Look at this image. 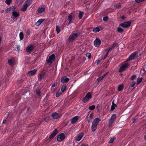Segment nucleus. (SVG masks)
Here are the masks:
<instances>
[{"instance_id": "obj_1", "label": "nucleus", "mask_w": 146, "mask_h": 146, "mask_svg": "<svg viewBox=\"0 0 146 146\" xmlns=\"http://www.w3.org/2000/svg\"><path fill=\"white\" fill-rule=\"evenodd\" d=\"M101 120L100 119L97 117L93 121L91 126V129L92 131H95L96 130L97 128V125Z\"/></svg>"}, {"instance_id": "obj_2", "label": "nucleus", "mask_w": 146, "mask_h": 146, "mask_svg": "<svg viewBox=\"0 0 146 146\" xmlns=\"http://www.w3.org/2000/svg\"><path fill=\"white\" fill-rule=\"evenodd\" d=\"M80 35L79 33H75L73 32L68 39V40L70 42H73Z\"/></svg>"}, {"instance_id": "obj_3", "label": "nucleus", "mask_w": 146, "mask_h": 146, "mask_svg": "<svg viewBox=\"0 0 146 146\" xmlns=\"http://www.w3.org/2000/svg\"><path fill=\"white\" fill-rule=\"evenodd\" d=\"M31 0H27L24 3V5L21 9V11H25L27 7L31 4Z\"/></svg>"}, {"instance_id": "obj_4", "label": "nucleus", "mask_w": 146, "mask_h": 146, "mask_svg": "<svg viewBox=\"0 0 146 146\" xmlns=\"http://www.w3.org/2000/svg\"><path fill=\"white\" fill-rule=\"evenodd\" d=\"M116 115L115 114H113L109 120L108 123L109 127L111 128L113 126V123L116 119Z\"/></svg>"}, {"instance_id": "obj_5", "label": "nucleus", "mask_w": 146, "mask_h": 146, "mask_svg": "<svg viewBox=\"0 0 146 146\" xmlns=\"http://www.w3.org/2000/svg\"><path fill=\"white\" fill-rule=\"evenodd\" d=\"M92 97V96L90 92L88 93L82 100L84 103L87 102Z\"/></svg>"}, {"instance_id": "obj_6", "label": "nucleus", "mask_w": 146, "mask_h": 146, "mask_svg": "<svg viewBox=\"0 0 146 146\" xmlns=\"http://www.w3.org/2000/svg\"><path fill=\"white\" fill-rule=\"evenodd\" d=\"M130 64V63L126 61L119 68V72H122Z\"/></svg>"}, {"instance_id": "obj_7", "label": "nucleus", "mask_w": 146, "mask_h": 146, "mask_svg": "<svg viewBox=\"0 0 146 146\" xmlns=\"http://www.w3.org/2000/svg\"><path fill=\"white\" fill-rule=\"evenodd\" d=\"M131 24V22L128 21L120 24V25L123 28H126L129 27L130 25Z\"/></svg>"}, {"instance_id": "obj_8", "label": "nucleus", "mask_w": 146, "mask_h": 146, "mask_svg": "<svg viewBox=\"0 0 146 146\" xmlns=\"http://www.w3.org/2000/svg\"><path fill=\"white\" fill-rule=\"evenodd\" d=\"M65 137V135L64 133H62L58 135L57 137V140L58 141H61L64 139Z\"/></svg>"}, {"instance_id": "obj_9", "label": "nucleus", "mask_w": 146, "mask_h": 146, "mask_svg": "<svg viewBox=\"0 0 146 146\" xmlns=\"http://www.w3.org/2000/svg\"><path fill=\"white\" fill-rule=\"evenodd\" d=\"M20 15L19 13L17 11H13L12 12V16L13 17L12 18L14 20H16L17 19V17Z\"/></svg>"}, {"instance_id": "obj_10", "label": "nucleus", "mask_w": 146, "mask_h": 146, "mask_svg": "<svg viewBox=\"0 0 146 146\" xmlns=\"http://www.w3.org/2000/svg\"><path fill=\"white\" fill-rule=\"evenodd\" d=\"M61 115L56 112L53 113L51 115L52 118L54 119H57L61 117Z\"/></svg>"}, {"instance_id": "obj_11", "label": "nucleus", "mask_w": 146, "mask_h": 146, "mask_svg": "<svg viewBox=\"0 0 146 146\" xmlns=\"http://www.w3.org/2000/svg\"><path fill=\"white\" fill-rule=\"evenodd\" d=\"M101 43V40L98 38H97L94 41V43L95 46L96 47H99Z\"/></svg>"}, {"instance_id": "obj_12", "label": "nucleus", "mask_w": 146, "mask_h": 146, "mask_svg": "<svg viewBox=\"0 0 146 146\" xmlns=\"http://www.w3.org/2000/svg\"><path fill=\"white\" fill-rule=\"evenodd\" d=\"M80 116H77L72 118L70 120L71 123L73 124L75 123L80 118Z\"/></svg>"}, {"instance_id": "obj_13", "label": "nucleus", "mask_w": 146, "mask_h": 146, "mask_svg": "<svg viewBox=\"0 0 146 146\" xmlns=\"http://www.w3.org/2000/svg\"><path fill=\"white\" fill-rule=\"evenodd\" d=\"M34 46L32 45L28 46L26 49V51L28 53H31L32 50H33Z\"/></svg>"}, {"instance_id": "obj_14", "label": "nucleus", "mask_w": 146, "mask_h": 146, "mask_svg": "<svg viewBox=\"0 0 146 146\" xmlns=\"http://www.w3.org/2000/svg\"><path fill=\"white\" fill-rule=\"evenodd\" d=\"M61 82L62 83L64 84L67 82L69 81V78L66 76H63L61 78Z\"/></svg>"}, {"instance_id": "obj_15", "label": "nucleus", "mask_w": 146, "mask_h": 146, "mask_svg": "<svg viewBox=\"0 0 146 146\" xmlns=\"http://www.w3.org/2000/svg\"><path fill=\"white\" fill-rule=\"evenodd\" d=\"M136 55V53H133L131 54L129 57L127 58L126 60L127 62L128 61L133 59L135 58Z\"/></svg>"}, {"instance_id": "obj_16", "label": "nucleus", "mask_w": 146, "mask_h": 146, "mask_svg": "<svg viewBox=\"0 0 146 146\" xmlns=\"http://www.w3.org/2000/svg\"><path fill=\"white\" fill-rule=\"evenodd\" d=\"M37 71L36 69H34L29 72L27 73V75L29 76H31L35 74Z\"/></svg>"}, {"instance_id": "obj_17", "label": "nucleus", "mask_w": 146, "mask_h": 146, "mask_svg": "<svg viewBox=\"0 0 146 146\" xmlns=\"http://www.w3.org/2000/svg\"><path fill=\"white\" fill-rule=\"evenodd\" d=\"M84 133H81L78 135L76 137V139L77 141H79L83 137Z\"/></svg>"}, {"instance_id": "obj_18", "label": "nucleus", "mask_w": 146, "mask_h": 146, "mask_svg": "<svg viewBox=\"0 0 146 146\" xmlns=\"http://www.w3.org/2000/svg\"><path fill=\"white\" fill-rule=\"evenodd\" d=\"M58 130L56 129H55L54 130L53 133L51 134L49 137L50 139L53 138L58 133Z\"/></svg>"}, {"instance_id": "obj_19", "label": "nucleus", "mask_w": 146, "mask_h": 146, "mask_svg": "<svg viewBox=\"0 0 146 146\" xmlns=\"http://www.w3.org/2000/svg\"><path fill=\"white\" fill-rule=\"evenodd\" d=\"M44 20V19H41L38 20V21L35 23V25L37 26L39 25L42 23Z\"/></svg>"}, {"instance_id": "obj_20", "label": "nucleus", "mask_w": 146, "mask_h": 146, "mask_svg": "<svg viewBox=\"0 0 146 146\" xmlns=\"http://www.w3.org/2000/svg\"><path fill=\"white\" fill-rule=\"evenodd\" d=\"M57 84L56 83H53L52 86V90L54 92L56 89Z\"/></svg>"}, {"instance_id": "obj_21", "label": "nucleus", "mask_w": 146, "mask_h": 146, "mask_svg": "<svg viewBox=\"0 0 146 146\" xmlns=\"http://www.w3.org/2000/svg\"><path fill=\"white\" fill-rule=\"evenodd\" d=\"M107 74L108 73L107 72L104 74L102 76L98 78L97 79V81H98V82H99L101 80H102L107 75Z\"/></svg>"}, {"instance_id": "obj_22", "label": "nucleus", "mask_w": 146, "mask_h": 146, "mask_svg": "<svg viewBox=\"0 0 146 146\" xmlns=\"http://www.w3.org/2000/svg\"><path fill=\"white\" fill-rule=\"evenodd\" d=\"M8 62L10 65H13L14 63V61L11 58L8 59Z\"/></svg>"}, {"instance_id": "obj_23", "label": "nucleus", "mask_w": 146, "mask_h": 146, "mask_svg": "<svg viewBox=\"0 0 146 146\" xmlns=\"http://www.w3.org/2000/svg\"><path fill=\"white\" fill-rule=\"evenodd\" d=\"M45 10V9L44 7H40L38 9V12L40 13H41L43 12Z\"/></svg>"}, {"instance_id": "obj_24", "label": "nucleus", "mask_w": 146, "mask_h": 146, "mask_svg": "<svg viewBox=\"0 0 146 146\" xmlns=\"http://www.w3.org/2000/svg\"><path fill=\"white\" fill-rule=\"evenodd\" d=\"M100 30V29L99 27H96L93 29V31L94 32L97 33Z\"/></svg>"}, {"instance_id": "obj_25", "label": "nucleus", "mask_w": 146, "mask_h": 146, "mask_svg": "<svg viewBox=\"0 0 146 146\" xmlns=\"http://www.w3.org/2000/svg\"><path fill=\"white\" fill-rule=\"evenodd\" d=\"M142 80V78H138L137 80V84H139L140 83Z\"/></svg>"}, {"instance_id": "obj_26", "label": "nucleus", "mask_w": 146, "mask_h": 146, "mask_svg": "<svg viewBox=\"0 0 146 146\" xmlns=\"http://www.w3.org/2000/svg\"><path fill=\"white\" fill-rule=\"evenodd\" d=\"M19 37L20 40H22L24 38V35L23 32H21L19 33Z\"/></svg>"}, {"instance_id": "obj_27", "label": "nucleus", "mask_w": 146, "mask_h": 146, "mask_svg": "<svg viewBox=\"0 0 146 146\" xmlns=\"http://www.w3.org/2000/svg\"><path fill=\"white\" fill-rule=\"evenodd\" d=\"M123 85L121 84L119 85L118 87V90L119 91H121L123 90Z\"/></svg>"}, {"instance_id": "obj_28", "label": "nucleus", "mask_w": 146, "mask_h": 146, "mask_svg": "<svg viewBox=\"0 0 146 146\" xmlns=\"http://www.w3.org/2000/svg\"><path fill=\"white\" fill-rule=\"evenodd\" d=\"M111 48H109L106 50H107V53L104 56V58H102V59H104L108 55V54L109 52L110 51V50L111 49Z\"/></svg>"}, {"instance_id": "obj_29", "label": "nucleus", "mask_w": 146, "mask_h": 146, "mask_svg": "<svg viewBox=\"0 0 146 146\" xmlns=\"http://www.w3.org/2000/svg\"><path fill=\"white\" fill-rule=\"evenodd\" d=\"M62 92L61 91H59L57 92L56 94V97H58L62 94Z\"/></svg>"}, {"instance_id": "obj_30", "label": "nucleus", "mask_w": 146, "mask_h": 146, "mask_svg": "<svg viewBox=\"0 0 146 146\" xmlns=\"http://www.w3.org/2000/svg\"><path fill=\"white\" fill-rule=\"evenodd\" d=\"M84 13L83 12H80L78 15V17L80 19H81L82 18L84 15Z\"/></svg>"}, {"instance_id": "obj_31", "label": "nucleus", "mask_w": 146, "mask_h": 146, "mask_svg": "<svg viewBox=\"0 0 146 146\" xmlns=\"http://www.w3.org/2000/svg\"><path fill=\"white\" fill-rule=\"evenodd\" d=\"M120 7H121L120 3H117V4H115L114 6V7L115 8H116V9H118V8H120Z\"/></svg>"}, {"instance_id": "obj_32", "label": "nucleus", "mask_w": 146, "mask_h": 146, "mask_svg": "<svg viewBox=\"0 0 146 146\" xmlns=\"http://www.w3.org/2000/svg\"><path fill=\"white\" fill-rule=\"evenodd\" d=\"M68 18L69 21L68 24H69L72 19V15H70L68 17Z\"/></svg>"}, {"instance_id": "obj_33", "label": "nucleus", "mask_w": 146, "mask_h": 146, "mask_svg": "<svg viewBox=\"0 0 146 146\" xmlns=\"http://www.w3.org/2000/svg\"><path fill=\"white\" fill-rule=\"evenodd\" d=\"M52 60L51 59L49 58L47 60V63L49 65H50L52 62Z\"/></svg>"}, {"instance_id": "obj_34", "label": "nucleus", "mask_w": 146, "mask_h": 146, "mask_svg": "<svg viewBox=\"0 0 146 146\" xmlns=\"http://www.w3.org/2000/svg\"><path fill=\"white\" fill-rule=\"evenodd\" d=\"M123 31V29L120 27H118L117 28V31L119 33H121Z\"/></svg>"}, {"instance_id": "obj_35", "label": "nucleus", "mask_w": 146, "mask_h": 146, "mask_svg": "<svg viewBox=\"0 0 146 146\" xmlns=\"http://www.w3.org/2000/svg\"><path fill=\"white\" fill-rule=\"evenodd\" d=\"M117 106L116 104H114L113 105H112L111 106V111L113 110L115 108V107H117Z\"/></svg>"}, {"instance_id": "obj_36", "label": "nucleus", "mask_w": 146, "mask_h": 146, "mask_svg": "<svg viewBox=\"0 0 146 146\" xmlns=\"http://www.w3.org/2000/svg\"><path fill=\"white\" fill-rule=\"evenodd\" d=\"M55 57V55L54 54H53L50 56L49 58L52 60H53L54 59Z\"/></svg>"}, {"instance_id": "obj_37", "label": "nucleus", "mask_w": 146, "mask_h": 146, "mask_svg": "<svg viewBox=\"0 0 146 146\" xmlns=\"http://www.w3.org/2000/svg\"><path fill=\"white\" fill-rule=\"evenodd\" d=\"M95 108V106L94 105H92L89 107L88 109L90 110H94Z\"/></svg>"}, {"instance_id": "obj_38", "label": "nucleus", "mask_w": 146, "mask_h": 146, "mask_svg": "<svg viewBox=\"0 0 146 146\" xmlns=\"http://www.w3.org/2000/svg\"><path fill=\"white\" fill-rule=\"evenodd\" d=\"M12 0H6L5 1V3L7 5H9Z\"/></svg>"}, {"instance_id": "obj_39", "label": "nucleus", "mask_w": 146, "mask_h": 146, "mask_svg": "<svg viewBox=\"0 0 146 146\" xmlns=\"http://www.w3.org/2000/svg\"><path fill=\"white\" fill-rule=\"evenodd\" d=\"M115 138L114 137L111 138L110 140L108 141L109 143H112L115 140Z\"/></svg>"}, {"instance_id": "obj_40", "label": "nucleus", "mask_w": 146, "mask_h": 146, "mask_svg": "<svg viewBox=\"0 0 146 146\" xmlns=\"http://www.w3.org/2000/svg\"><path fill=\"white\" fill-rule=\"evenodd\" d=\"M86 56L88 59H90L91 57V54L90 53H87L86 54Z\"/></svg>"}, {"instance_id": "obj_41", "label": "nucleus", "mask_w": 146, "mask_h": 146, "mask_svg": "<svg viewBox=\"0 0 146 146\" xmlns=\"http://www.w3.org/2000/svg\"><path fill=\"white\" fill-rule=\"evenodd\" d=\"M56 31L57 32V33L58 34L59 33L60 31V29L59 28V27L58 26L56 27Z\"/></svg>"}, {"instance_id": "obj_42", "label": "nucleus", "mask_w": 146, "mask_h": 146, "mask_svg": "<svg viewBox=\"0 0 146 146\" xmlns=\"http://www.w3.org/2000/svg\"><path fill=\"white\" fill-rule=\"evenodd\" d=\"M117 43H115L114 44H113L111 46L110 48H111V49L113 48L114 47H115L117 45Z\"/></svg>"}, {"instance_id": "obj_43", "label": "nucleus", "mask_w": 146, "mask_h": 146, "mask_svg": "<svg viewBox=\"0 0 146 146\" xmlns=\"http://www.w3.org/2000/svg\"><path fill=\"white\" fill-rule=\"evenodd\" d=\"M66 89V87L65 86H63L61 88V91L62 92H64Z\"/></svg>"}, {"instance_id": "obj_44", "label": "nucleus", "mask_w": 146, "mask_h": 146, "mask_svg": "<svg viewBox=\"0 0 146 146\" xmlns=\"http://www.w3.org/2000/svg\"><path fill=\"white\" fill-rule=\"evenodd\" d=\"M103 20L104 21H106L108 20V17L107 16L104 17L103 18Z\"/></svg>"}, {"instance_id": "obj_45", "label": "nucleus", "mask_w": 146, "mask_h": 146, "mask_svg": "<svg viewBox=\"0 0 146 146\" xmlns=\"http://www.w3.org/2000/svg\"><path fill=\"white\" fill-rule=\"evenodd\" d=\"M44 76V74H40L38 76V78L41 79L43 78Z\"/></svg>"}, {"instance_id": "obj_46", "label": "nucleus", "mask_w": 146, "mask_h": 146, "mask_svg": "<svg viewBox=\"0 0 146 146\" xmlns=\"http://www.w3.org/2000/svg\"><path fill=\"white\" fill-rule=\"evenodd\" d=\"M145 0H135V1L137 3H139Z\"/></svg>"}, {"instance_id": "obj_47", "label": "nucleus", "mask_w": 146, "mask_h": 146, "mask_svg": "<svg viewBox=\"0 0 146 146\" xmlns=\"http://www.w3.org/2000/svg\"><path fill=\"white\" fill-rule=\"evenodd\" d=\"M25 0H18V3H19V4H21Z\"/></svg>"}, {"instance_id": "obj_48", "label": "nucleus", "mask_w": 146, "mask_h": 146, "mask_svg": "<svg viewBox=\"0 0 146 146\" xmlns=\"http://www.w3.org/2000/svg\"><path fill=\"white\" fill-rule=\"evenodd\" d=\"M36 93L38 95H40V90H36Z\"/></svg>"}, {"instance_id": "obj_49", "label": "nucleus", "mask_w": 146, "mask_h": 146, "mask_svg": "<svg viewBox=\"0 0 146 146\" xmlns=\"http://www.w3.org/2000/svg\"><path fill=\"white\" fill-rule=\"evenodd\" d=\"M136 75H133L131 77V79L132 80L136 78Z\"/></svg>"}, {"instance_id": "obj_50", "label": "nucleus", "mask_w": 146, "mask_h": 146, "mask_svg": "<svg viewBox=\"0 0 146 146\" xmlns=\"http://www.w3.org/2000/svg\"><path fill=\"white\" fill-rule=\"evenodd\" d=\"M94 116V114L93 113H91L89 115V118H92Z\"/></svg>"}, {"instance_id": "obj_51", "label": "nucleus", "mask_w": 146, "mask_h": 146, "mask_svg": "<svg viewBox=\"0 0 146 146\" xmlns=\"http://www.w3.org/2000/svg\"><path fill=\"white\" fill-rule=\"evenodd\" d=\"M11 10V8H9L6 9L5 10V11L6 13H8V12L10 11Z\"/></svg>"}, {"instance_id": "obj_52", "label": "nucleus", "mask_w": 146, "mask_h": 146, "mask_svg": "<svg viewBox=\"0 0 146 146\" xmlns=\"http://www.w3.org/2000/svg\"><path fill=\"white\" fill-rule=\"evenodd\" d=\"M135 82H132L131 83V87H133L135 86Z\"/></svg>"}, {"instance_id": "obj_53", "label": "nucleus", "mask_w": 146, "mask_h": 146, "mask_svg": "<svg viewBox=\"0 0 146 146\" xmlns=\"http://www.w3.org/2000/svg\"><path fill=\"white\" fill-rule=\"evenodd\" d=\"M20 46L18 45L17 46V50L18 51H19L20 50Z\"/></svg>"}, {"instance_id": "obj_54", "label": "nucleus", "mask_w": 146, "mask_h": 146, "mask_svg": "<svg viewBox=\"0 0 146 146\" xmlns=\"http://www.w3.org/2000/svg\"><path fill=\"white\" fill-rule=\"evenodd\" d=\"M101 62V60H97L96 61V63H97V65H98V64H99L100 63V62Z\"/></svg>"}, {"instance_id": "obj_55", "label": "nucleus", "mask_w": 146, "mask_h": 146, "mask_svg": "<svg viewBox=\"0 0 146 146\" xmlns=\"http://www.w3.org/2000/svg\"><path fill=\"white\" fill-rule=\"evenodd\" d=\"M49 120V118H46L44 119V121L46 122H48Z\"/></svg>"}, {"instance_id": "obj_56", "label": "nucleus", "mask_w": 146, "mask_h": 146, "mask_svg": "<svg viewBox=\"0 0 146 146\" xmlns=\"http://www.w3.org/2000/svg\"><path fill=\"white\" fill-rule=\"evenodd\" d=\"M6 120L5 119H4L3 121V123L4 124L6 122Z\"/></svg>"}, {"instance_id": "obj_57", "label": "nucleus", "mask_w": 146, "mask_h": 146, "mask_svg": "<svg viewBox=\"0 0 146 146\" xmlns=\"http://www.w3.org/2000/svg\"><path fill=\"white\" fill-rule=\"evenodd\" d=\"M121 18L123 19H125V17L124 16H122L121 17Z\"/></svg>"}, {"instance_id": "obj_58", "label": "nucleus", "mask_w": 146, "mask_h": 146, "mask_svg": "<svg viewBox=\"0 0 146 146\" xmlns=\"http://www.w3.org/2000/svg\"><path fill=\"white\" fill-rule=\"evenodd\" d=\"M114 101L113 100L112 102V105H113L114 104H115L114 103Z\"/></svg>"}, {"instance_id": "obj_59", "label": "nucleus", "mask_w": 146, "mask_h": 146, "mask_svg": "<svg viewBox=\"0 0 146 146\" xmlns=\"http://www.w3.org/2000/svg\"><path fill=\"white\" fill-rule=\"evenodd\" d=\"M17 7L16 6L14 7H13V9L14 8L15 9H16V8H17Z\"/></svg>"}, {"instance_id": "obj_60", "label": "nucleus", "mask_w": 146, "mask_h": 146, "mask_svg": "<svg viewBox=\"0 0 146 146\" xmlns=\"http://www.w3.org/2000/svg\"><path fill=\"white\" fill-rule=\"evenodd\" d=\"M144 138L145 140H146V135L144 136Z\"/></svg>"}, {"instance_id": "obj_61", "label": "nucleus", "mask_w": 146, "mask_h": 146, "mask_svg": "<svg viewBox=\"0 0 146 146\" xmlns=\"http://www.w3.org/2000/svg\"><path fill=\"white\" fill-rule=\"evenodd\" d=\"M29 34H30V33H29V32H28L27 33V35H29Z\"/></svg>"}, {"instance_id": "obj_62", "label": "nucleus", "mask_w": 146, "mask_h": 146, "mask_svg": "<svg viewBox=\"0 0 146 146\" xmlns=\"http://www.w3.org/2000/svg\"><path fill=\"white\" fill-rule=\"evenodd\" d=\"M4 12V11L3 10H2L1 11V13H2L3 12Z\"/></svg>"}, {"instance_id": "obj_63", "label": "nucleus", "mask_w": 146, "mask_h": 146, "mask_svg": "<svg viewBox=\"0 0 146 146\" xmlns=\"http://www.w3.org/2000/svg\"><path fill=\"white\" fill-rule=\"evenodd\" d=\"M87 121L88 123L90 122V121L89 120H87Z\"/></svg>"}, {"instance_id": "obj_64", "label": "nucleus", "mask_w": 146, "mask_h": 146, "mask_svg": "<svg viewBox=\"0 0 146 146\" xmlns=\"http://www.w3.org/2000/svg\"><path fill=\"white\" fill-rule=\"evenodd\" d=\"M85 146H89L88 145H86Z\"/></svg>"}]
</instances>
